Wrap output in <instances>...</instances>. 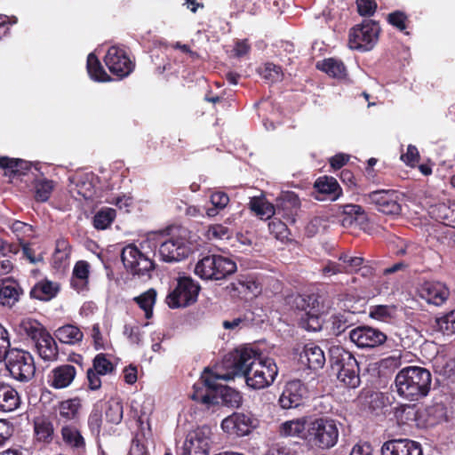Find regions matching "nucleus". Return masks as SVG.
<instances>
[{
  "label": "nucleus",
  "mask_w": 455,
  "mask_h": 455,
  "mask_svg": "<svg viewBox=\"0 0 455 455\" xmlns=\"http://www.w3.org/2000/svg\"><path fill=\"white\" fill-rule=\"evenodd\" d=\"M232 371L244 378L248 387L262 389L269 387L278 374V368L272 358H261L251 347L236 348L230 354Z\"/></svg>",
  "instance_id": "1"
},
{
  "label": "nucleus",
  "mask_w": 455,
  "mask_h": 455,
  "mask_svg": "<svg viewBox=\"0 0 455 455\" xmlns=\"http://www.w3.org/2000/svg\"><path fill=\"white\" fill-rule=\"evenodd\" d=\"M235 377L233 371L220 374L205 369L200 379L194 384L191 398L206 408L222 404L231 408H237L242 397L236 390L219 383V380H230Z\"/></svg>",
  "instance_id": "2"
},
{
  "label": "nucleus",
  "mask_w": 455,
  "mask_h": 455,
  "mask_svg": "<svg viewBox=\"0 0 455 455\" xmlns=\"http://www.w3.org/2000/svg\"><path fill=\"white\" fill-rule=\"evenodd\" d=\"M430 371L419 366H407L398 371L395 384L399 396L408 401L426 397L431 387Z\"/></svg>",
  "instance_id": "3"
},
{
  "label": "nucleus",
  "mask_w": 455,
  "mask_h": 455,
  "mask_svg": "<svg viewBox=\"0 0 455 455\" xmlns=\"http://www.w3.org/2000/svg\"><path fill=\"white\" fill-rule=\"evenodd\" d=\"M339 435V427L334 419L318 418L307 424L305 441L312 448L329 450L337 444Z\"/></svg>",
  "instance_id": "4"
},
{
  "label": "nucleus",
  "mask_w": 455,
  "mask_h": 455,
  "mask_svg": "<svg viewBox=\"0 0 455 455\" xmlns=\"http://www.w3.org/2000/svg\"><path fill=\"white\" fill-rule=\"evenodd\" d=\"M331 367L337 371L338 379L350 388L360 384L359 366L354 355L342 348L331 350Z\"/></svg>",
  "instance_id": "5"
},
{
  "label": "nucleus",
  "mask_w": 455,
  "mask_h": 455,
  "mask_svg": "<svg viewBox=\"0 0 455 455\" xmlns=\"http://www.w3.org/2000/svg\"><path fill=\"white\" fill-rule=\"evenodd\" d=\"M236 264L231 259L221 255H208L200 259L195 267V273L202 279L221 280L235 273Z\"/></svg>",
  "instance_id": "6"
},
{
  "label": "nucleus",
  "mask_w": 455,
  "mask_h": 455,
  "mask_svg": "<svg viewBox=\"0 0 455 455\" xmlns=\"http://www.w3.org/2000/svg\"><path fill=\"white\" fill-rule=\"evenodd\" d=\"M295 305L299 310V326L309 331H320L322 328L320 315L323 313V305L320 297L315 294L298 296L295 299Z\"/></svg>",
  "instance_id": "7"
},
{
  "label": "nucleus",
  "mask_w": 455,
  "mask_h": 455,
  "mask_svg": "<svg viewBox=\"0 0 455 455\" xmlns=\"http://www.w3.org/2000/svg\"><path fill=\"white\" fill-rule=\"evenodd\" d=\"M159 255L164 261L174 262L187 258L190 251L188 241V230L183 228L172 229V236L159 246Z\"/></svg>",
  "instance_id": "8"
},
{
  "label": "nucleus",
  "mask_w": 455,
  "mask_h": 455,
  "mask_svg": "<svg viewBox=\"0 0 455 455\" xmlns=\"http://www.w3.org/2000/svg\"><path fill=\"white\" fill-rule=\"evenodd\" d=\"M6 367L11 376L20 382L29 381L36 372L34 358L31 354L20 349L9 351Z\"/></svg>",
  "instance_id": "9"
},
{
  "label": "nucleus",
  "mask_w": 455,
  "mask_h": 455,
  "mask_svg": "<svg viewBox=\"0 0 455 455\" xmlns=\"http://www.w3.org/2000/svg\"><path fill=\"white\" fill-rule=\"evenodd\" d=\"M379 25L372 20H364L353 28L349 33L348 46L350 49L366 52L371 50L378 42Z\"/></svg>",
  "instance_id": "10"
},
{
  "label": "nucleus",
  "mask_w": 455,
  "mask_h": 455,
  "mask_svg": "<svg viewBox=\"0 0 455 455\" xmlns=\"http://www.w3.org/2000/svg\"><path fill=\"white\" fill-rule=\"evenodd\" d=\"M200 286L190 277H181L167 295L166 303L172 308L188 307L197 300Z\"/></svg>",
  "instance_id": "11"
},
{
  "label": "nucleus",
  "mask_w": 455,
  "mask_h": 455,
  "mask_svg": "<svg viewBox=\"0 0 455 455\" xmlns=\"http://www.w3.org/2000/svg\"><path fill=\"white\" fill-rule=\"evenodd\" d=\"M212 443V428L208 426L197 427L188 434L180 455H209Z\"/></svg>",
  "instance_id": "12"
},
{
  "label": "nucleus",
  "mask_w": 455,
  "mask_h": 455,
  "mask_svg": "<svg viewBox=\"0 0 455 455\" xmlns=\"http://www.w3.org/2000/svg\"><path fill=\"white\" fill-rule=\"evenodd\" d=\"M121 259L124 267L133 275L148 277L154 269L153 261L132 243L123 249Z\"/></svg>",
  "instance_id": "13"
},
{
  "label": "nucleus",
  "mask_w": 455,
  "mask_h": 455,
  "mask_svg": "<svg viewBox=\"0 0 455 455\" xmlns=\"http://www.w3.org/2000/svg\"><path fill=\"white\" fill-rule=\"evenodd\" d=\"M365 200L376 206L378 211L387 215H398L401 205L398 203V194L395 190H376L364 196Z\"/></svg>",
  "instance_id": "14"
},
{
  "label": "nucleus",
  "mask_w": 455,
  "mask_h": 455,
  "mask_svg": "<svg viewBox=\"0 0 455 455\" xmlns=\"http://www.w3.org/2000/svg\"><path fill=\"white\" fill-rule=\"evenodd\" d=\"M105 63L112 74L121 78L129 76L134 68V64L124 51L115 46L108 49L105 56Z\"/></svg>",
  "instance_id": "15"
},
{
  "label": "nucleus",
  "mask_w": 455,
  "mask_h": 455,
  "mask_svg": "<svg viewBox=\"0 0 455 455\" xmlns=\"http://www.w3.org/2000/svg\"><path fill=\"white\" fill-rule=\"evenodd\" d=\"M350 340L358 347H375L382 345L387 336L378 329L369 326H359L350 331Z\"/></svg>",
  "instance_id": "16"
},
{
  "label": "nucleus",
  "mask_w": 455,
  "mask_h": 455,
  "mask_svg": "<svg viewBox=\"0 0 455 455\" xmlns=\"http://www.w3.org/2000/svg\"><path fill=\"white\" fill-rule=\"evenodd\" d=\"M419 296L428 304L440 307L443 305L450 296V290L441 282L425 281L418 287Z\"/></svg>",
  "instance_id": "17"
},
{
  "label": "nucleus",
  "mask_w": 455,
  "mask_h": 455,
  "mask_svg": "<svg viewBox=\"0 0 455 455\" xmlns=\"http://www.w3.org/2000/svg\"><path fill=\"white\" fill-rule=\"evenodd\" d=\"M307 390L300 380L288 382L280 395L279 403L283 409L297 408L307 397Z\"/></svg>",
  "instance_id": "18"
},
{
  "label": "nucleus",
  "mask_w": 455,
  "mask_h": 455,
  "mask_svg": "<svg viewBox=\"0 0 455 455\" xmlns=\"http://www.w3.org/2000/svg\"><path fill=\"white\" fill-rule=\"evenodd\" d=\"M300 206L297 195L286 192L276 200L275 215L283 218L288 223H294Z\"/></svg>",
  "instance_id": "19"
},
{
  "label": "nucleus",
  "mask_w": 455,
  "mask_h": 455,
  "mask_svg": "<svg viewBox=\"0 0 455 455\" xmlns=\"http://www.w3.org/2000/svg\"><path fill=\"white\" fill-rule=\"evenodd\" d=\"M381 455H422V449L417 442L409 439H393L383 443Z\"/></svg>",
  "instance_id": "20"
},
{
  "label": "nucleus",
  "mask_w": 455,
  "mask_h": 455,
  "mask_svg": "<svg viewBox=\"0 0 455 455\" xmlns=\"http://www.w3.org/2000/svg\"><path fill=\"white\" fill-rule=\"evenodd\" d=\"M76 375V369L71 364H63L52 370L48 376L50 386L56 389L68 387Z\"/></svg>",
  "instance_id": "21"
},
{
  "label": "nucleus",
  "mask_w": 455,
  "mask_h": 455,
  "mask_svg": "<svg viewBox=\"0 0 455 455\" xmlns=\"http://www.w3.org/2000/svg\"><path fill=\"white\" fill-rule=\"evenodd\" d=\"M299 361L308 369L316 371L323 367L326 360L323 349L314 343H309L300 353Z\"/></svg>",
  "instance_id": "22"
},
{
  "label": "nucleus",
  "mask_w": 455,
  "mask_h": 455,
  "mask_svg": "<svg viewBox=\"0 0 455 455\" xmlns=\"http://www.w3.org/2000/svg\"><path fill=\"white\" fill-rule=\"evenodd\" d=\"M251 425V420L248 416L235 413L223 419L221 427L229 434L243 436L250 433Z\"/></svg>",
  "instance_id": "23"
},
{
  "label": "nucleus",
  "mask_w": 455,
  "mask_h": 455,
  "mask_svg": "<svg viewBox=\"0 0 455 455\" xmlns=\"http://www.w3.org/2000/svg\"><path fill=\"white\" fill-rule=\"evenodd\" d=\"M35 347L39 356L44 361H55L59 355V348L54 338L49 331L35 341Z\"/></svg>",
  "instance_id": "24"
},
{
  "label": "nucleus",
  "mask_w": 455,
  "mask_h": 455,
  "mask_svg": "<svg viewBox=\"0 0 455 455\" xmlns=\"http://www.w3.org/2000/svg\"><path fill=\"white\" fill-rule=\"evenodd\" d=\"M307 424L305 417L286 420L279 426V434L283 437H299L305 440Z\"/></svg>",
  "instance_id": "25"
},
{
  "label": "nucleus",
  "mask_w": 455,
  "mask_h": 455,
  "mask_svg": "<svg viewBox=\"0 0 455 455\" xmlns=\"http://www.w3.org/2000/svg\"><path fill=\"white\" fill-rule=\"evenodd\" d=\"M22 290L19 283L12 279H4L0 284V304L12 307L19 301Z\"/></svg>",
  "instance_id": "26"
},
{
  "label": "nucleus",
  "mask_w": 455,
  "mask_h": 455,
  "mask_svg": "<svg viewBox=\"0 0 455 455\" xmlns=\"http://www.w3.org/2000/svg\"><path fill=\"white\" fill-rule=\"evenodd\" d=\"M20 403L18 392L12 386L0 383V410L5 412L13 411Z\"/></svg>",
  "instance_id": "27"
},
{
  "label": "nucleus",
  "mask_w": 455,
  "mask_h": 455,
  "mask_svg": "<svg viewBox=\"0 0 455 455\" xmlns=\"http://www.w3.org/2000/svg\"><path fill=\"white\" fill-rule=\"evenodd\" d=\"M54 337L61 343L75 346L84 339V333L76 325L65 324L54 331Z\"/></svg>",
  "instance_id": "28"
},
{
  "label": "nucleus",
  "mask_w": 455,
  "mask_h": 455,
  "mask_svg": "<svg viewBox=\"0 0 455 455\" xmlns=\"http://www.w3.org/2000/svg\"><path fill=\"white\" fill-rule=\"evenodd\" d=\"M34 435L37 442L50 443L54 436L52 423L44 417L36 418L34 420Z\"/></svg>",
  "instance_id": "29"
},
{
  "label": "nucleus",
  "mask_w": 455,
  "mask_h": 455,
  "mask_svg": "<svg viewBox=\"0 0 455 455\" xmlns=\"http://www.w3.org/2000/svg\"><path fill=\"white\" fill-rule=\"evenodd\" d=\"M0 168L4 170V174L10 177L25 175L30 168L28 162L18 158L0 157Z\"/></svg>",
  "instance_id": "30"
},
{
  "label": "nucleus",
  "mask_w": 455,
  "mask_h": 455,
  "mask_svg": "<svg viewBox=\"0 0 455 455\" xmlns=\"http://www.w3.org/2000/svg\"><path fill=\"white\" fill-rule=\"evenodd\" d=\"M355 315L350 311L333 314L330 319V329L333 335L339 336L353 324Z\"/></svg>",
  "instance_id": "31"
},
{
  "label": "nucleus",
  "mask_w": 455,
  "mask_h": 455,
  "mask_svg": "<svg viewBox=\"0 0 455 455\" xmlns=\"http://www.w3.org/2000/svg\"><path fill=\"white\" fill-rule=\"evenodd\" d=\"M315 188L318 193L327 195L331 201L337 200L341 195V188L336 179L332 177L319 178L315 181Z\"/></svg>",
  "instance_id": "32"
},
{
  "label": "nucleus",
  "mask_w": 455,
  "mask_h": 455,
  "mask_svg": "<svg viewBox=\"0 0 455 455\" xmlns=\"http://www.w3.org/2000/svg\"><path fill=\"white\" fill-rule=\"evenodd\" d=\"M18 328L20 334H25L34 342L40 339V337L44 335V332L48 331L41 323L31 318L20 320Z\"/></svg>",
  "instance_id": "33"
},
{
  "label": "nucleus",
  "mask_w": 455,
  "mask_h": 455,
  "mask_svg": "<svg viewBox=\"0 0 455 455\" xmlns=\"http://www.w3.org/2000/svg\"><path fill=\"white\" fill-rule=\"evenodd\" d=\"M249 206L262 220H268L275 215V206L268 203L264 196L251 197Z\"/></svg>",
  "instance_id": "34"
},
{
  "label": "nucleus",
  "mask_w": 455,
  "mask_h": 455,
  "mask_svg": "<svg viewBox=\"0 0 455 455\" xmlns=\"http://www.w3.org/2000/svg\"><path fill=\"white\" fill-rule=\"evenodd\" d=\"M59 285L56 283L45 280L36 283L31 291V296L39 300H50L56 296Z\"/></svg>",
  "instance_id": "35"
},
{
  "label": "nucleus",
  "mask_w": 455,
  "mask_h": 455,
  "mask_svg": "<svg viewBox=\"0 0 455 455\" xmlns=\"http://www.w3.org/2000/svg\"><path fill=\"white\" fill-rule=\"evenodd\" d=\"M89 264L86 261L80 260L76 263L71 278V285L77 291H83L88 282Z\"/></svg>",
  "instance_id": "36"
},
{
  "label": "nucleus",
  "mask_w": 455,
  "mask_h": 455,
  "mask_svg": "<svg viewBox=\"0 0 455 455\" xmlns=\"http://www.w3.org/2000/svg\"><path fill=\"white\" fill-rule=\"evenodd\" d=\"M343 213L345 217L342 220V224L346 225H353L354 223L362 224L366 220V214L362 208V206L358 204H346L343 206Z\"/></svg>",
  "instance_id": "37"
},
{
  "label": "nucleus",
  "mask_w": 455,
  "mask_h": 455,
  "mask_svg": "<svg viewBox=\"0 0 455 455\" xmlns=\"http://www.w3.org/2000/svg\"><path fill=\"white\" fill-rule=\"evenodd\" d=\"M317 68L329 76L336 78H342L346 76V67L341 60L330 58L318 62Z\"/></svg>",
  "instance_id": "38"
},
{
  "label": "nucleus",
  "mask_w": 455,
  "mask_h": 455,
  "mask_svg": "<svg viewBox=\"0 0 455 455\" xmlns=\"http://www.w3.org/2000/svg\"><path fill=\"white\" fill-rule=\"evenodd\" d=\"M156 291L150 288L133 299L138 306L144 311L147 319L151 318L153 315V307L156 300Z\"/></svg>",
  "instance_id": "39"
},
{
  "label": "nucleus",
  "mask_w": 455,
  "mask_h": 455,
  "mask_svg": "<svg viewBox=\"0 0 455 455\" xmlns=\"http://www.w3.org/2000/svg\"><path fill=\"white\" fill-rule=\"evenodd\" d=\"M87 71L90 77L94 81L108 82L111 80L93 53H90L87 57Z\"/></svg>",
  "instance_id": "40"
},
{
  "label": "nucleus",
  "mask_w": 455,
  "mask_h": 455,
  "mask_svg": "<svg viewBox=\"0 0 455 455\" xmlns=\"http://www.w3.org/2000/svg\"><path fill=\"white\" fill-rule=\"evenodd\" d=\"M81 408V401L75 397L62 401L59 404V412L61 419L68 421L77 418Z\"/></svg>",
  "instance_id": "41"
},
{
  "label": "nucleus",
  "mask_w": 455,
  "mask_h": 455,
  "mask_svg": "<svg viewBox=\"0 0 455 455\" xmlns=\"http://www.w3.org/2000/svg\"><path fill=\"white\" fill-rule=\"evenodd\" d=\"M61 435L64 443L71 447L82 448L84 446V437L80 431L73 425L63 426Z\"/></svg>",
  "instance_id": "42"
},
{
  "label": "nucleus",
  "mask_w": 455,
  "mask_h": 455,
  "mask_svg": "<svg viewBox=\"0 0 455 455\" xmlns=\"http://www.w3.org/2000/svg\"><path fill=\"white\" fill-rule=\"evenodd\" d=\"M116 218V211L112 208H103L93 217L95 228L103 230L108 228Z\"/></svg>",
  "instance_id": "43"
},
{
  "label": "nucleus",
  "mask_w": 455,
  "mask_h": 455,
  "mask_svg": "<svg viewBox=\"0 0 455 455\" xmlns=\"http://www.w3.org/2000/svg\"><path fill=\"white\" fill-rule=\"evenodd\" d=\"M105 419L107 422L119 424L123 419V404L116 400L106 403Z\"/></svg>",
  "instance_id": "44"
},
{
  "label": "nucleus",
  "mask_w": 455,
  "mask_h": 455,
  "mask_svg": "<svg viewBox=\"0 0 455 455\" xmlns=\"http://www.w3.org/2000/svg\"><path fill=\"white\" fill-rule=\"evenodd\" d=\"M433 213L435 214L438 220L443 221L445 225L452 227L455 218V204L451 205L440 204L433 210Z\"/></svg>",
  "instance_id": "45"
},
{
  "label": "nucleus",
  "mask_w": 455,
  "mask_h": 455,
  "mask_svg": "<svg viewBox=\"0 0 455 455\" xmlns=\"http://www.w3.org/2000/svg\"><path fill=\"white\" fill-rule=\"evenodd\" d=\"M339 260L342 262V267L345 268L344 273L346 274L358 272L364 262L363 257L351 256L348 253L340 254L339 256Z\"/></svg>",
  "instance_id": "46"
},
{
  "label": "nucleus",
  "mask_w": 455,
  "mask_h": 455,
  "mask_svg": "<svg viewBox=\"0 0 455 455\" xmlns=\"http://www.w3.org/2000/svg\"><path fill=\"white\" fill-rule=\"evenodd\" d=\"M259 73L263 79L269 83H276L283 79L281 68L273 63H266L263 68L259 69Z\"/></svg>",
  "instance_id": "47"
},
{
  "label": "nucleus",
  "mask_w": 455,
  "mask_h": 455,
  "mask_svg": "<svg viewBox=\"0 0 455 455\" xmlns=\"http://www.w3.org/2000/svg\"><path fill=\"white\" fill-rule=\"evenodd\" d=\"M102 425V404L96 403L88 418V426L92 433L98 435Z\"/></svg>",
  "instance_id": "48"
},
{
  "label": "nucleus",
  "mask_w": 455,
  "mask_h": 455,
  "mask_svg": "<svg viewBox=\"0 0 455 455\" xmlns=\"http://www.w3.org/2000/svg\"><path fill=\"white\" fill-rule=\"evenodd\" d=\"M395 313V307L394 306L377 305L371 307L369 315L373 319L379 321H387V319L393 317Z\"/></svg>",
  "instance_id": "49"
},
{
  "label": "nucleus",
  "mask_w": 455,
  "mask_h": 455,
  "mask_svg": "<svg viewBox=\"0 0 455 455\" xmlns=\"http://www.w3.org/2000/svg\"><path fill=\"white\" fill-rule=\"evenodd\" d=\"M438 329L447 336L455 334V309L437 320Z\"/></svg>",
  "instance_id": "50"
},
{
  "label": "nucleus",
  "mask_w": 455,
  "mask_h": 455,
  "mask_svg": "<svg viewBox=\"0 0 455 455\" xmlns=\"http://www.w3.org/2000/svg\"><path fill=\"white\" fill-rule=\"evenodd\" d=\"M36 199L39 202H46L53 189V183L48 180H43L36 182L35 186Z\"/></svg>",
  "instance_id": "51"
},
{
  "label": "nucleus",
  "mask_w": 455,
  "mask_h": 455,
  "mask_svg": "<svg viewBox=\"0 0 455 455\" xmlns=\"http://www.w3.org/2000/svg\"><path fill=\"white\" fill-rule=\"evenodd\" d=\"M92 369L100 375H106L114 371V365L108 359H107L104 354H99L93 359Z\"/></svg>",
  "instance_id": "52"
},
{
  "label": "nucleus",
  "mask_w": 455,
  "mask_h": 455,
  "mask_svg": "<svg viewBox=\"0 0 455 455\" xmlns=\"http://www.w3.org/2000/svg\"><path fill=\"white\" fill-rule=\"evenodd\" d=\"M232 231L222 224L212 225L208 228L207 236L209 239L223 240L228 239Z\"/></svg>",
  "instance_id": "53"
},
{
  "label": "nucleus",
  "mask_w": 455,
  "mask_h": 455,
  "mask_svg": "<svg viewBox=\"0 0 455 455\" xmlns=\"http://www.w3.org/2000/svg\"><path fill=\"white\" fill-rule=\"evenodd\" d=\"M11 230L16 235L20 243H23V237L31 235L33 229L32 226L25 222L15 220L10 226Z\"/></svg>",
  "instance_id": "54"
},
{
  "label": "nucleus",
  "mask_w": 455,
  "mask_h": 455,
  "mask_svg": "<svg viewBox=\"0 0 455 455\" xmlns=\"http://www.w3.org/2000/svg\"><path fill=\"white\" fill-rule=\"evenodd\" d=\"M270 232L277 239H283L287 236V224L281 220L275 218L268 223Z\"/></svg>",
  "instance_id": "55"
},
{
  "label": "nucleus",
  "mask_w": 455,
  "mask_h": 455,
  "mask_svg": "<svg viewBox=\"0 0 455 455\" xmlns=\"http://www.w3.org/2000/svg\"><path fill=\"white\" fill-rule=\"evenodd\" d=\"M356 5L361 16L371 17L377 9V4L374 0H356Z\"/></svg>",
  "instance_id": "56"
},
{
  "label": "nucleus",
  "mask_w": 455,
  "mask_h": 455,
  "mask_svg": "<svg viewBox=\"0 0 455 455\" xmlns=\"http://www.w3.org/2000/svg\"><path fill=\"white\" fill-rule=\"evenodd\" d=\"M345 268L342 267V263L334 261H328L322 268V274L323 276L329 277L338 274H343Z\"/></svg>",
  "instance_id": "57"
},
{
  "label": "nucleus",
  "mask_w": 455,
  "mask_h": 455,
  "mask_svg": "<svg viewBox=\"0 0 455 455\" xmlns=\"http://www.w3.org/2000/svg\"><path fill=\"white\" fill-rule=\"evenodd\" d=\"M211 203L213 206L223 210L229 203L228 196L221 191H216L211 195Z\"/></svg>",
  "instance_id": "58"
},
{
  "label": "nucleus",
  "mask_w": 455,
  "mask_h": 455,
  "mask_svg": "<svg viewBox=\"0 0 455 455\" xmlns=\"http://www.w3.org/2000/svg\"><path fill=\"white\" fill-rule=\"evenodd\" d=\"M419 158V154L415 146L409 145L407 148V152L401 156V159L409 165L413 166L416 163H418Z\"/></svg>",
  "instance_id": "59"
},
{
  "label": "nucleus",
  "mask_w": 455,
  "mask_h": 455,
  "mask_svg": "<svg viewBox=\"0 0 455 455\" xmlns=\"http://www.w3.org/2000/svg\"><path fill=\"white\" fill-rule=\"evenodd\" d=\"M12 425L5 419H0V446L4 444V443L12 435Z\"/></svg>",
  "instance_id": "60"
},
{
  "label": "nucleus",
  "mask_w": 455,
  "mask_h": 455,
  "mask_svg": "<svg viewBox=\"0 0 455 455\" xmlns=\"http://www.w3.org/2000/svg\"><path fill=\"white\" fill-rule=\"evenodd\" d=\"M405 20L406 16L402 12H395L388 15V21L401 31L406 28Z\"/></svg>",
  "instance_id": "61"
},
{
  "label": "nucleus",
  "mask_w": 455,
  "mask_h": 455,
  "mask_svg": "<svg viewBox=\"0 0 455 455\" xmlns=\"http://www.w3.org/2000/svg\"><path fill=\"white\" fill-rule=\"evenodd\" d=\"M124 333L127 335L128 339L132 343L139 345L142 339L140 329L137 326H124Z\"/></svg>",
  "instance_id": "62"
},
{
  "label": "nucleus",
  "mask_w": 455,
  "mask_h": 455,
  "mask_svg": "<svg viewBox=\"0 0 455 455\" xmlns=\"http://www.w3.org/2000/svg\"><path fill=\"white\" fill-rule=\"evenodd\" d=\"M266 455H296V453L290 447L275 444L267 450Z\"/></svg>",
  "instance_id": "63"
},
{
  "label": "nucleus",
  "mask_w": 455,
  "mask_h": 455,
  "mask_svg": "<svg viewBox=\"0 0 455 455\" xmlns=\"http://www.w3.org/2000/svg\"><path fill=\"white\" fill-rule=\"evenodd\" d=\"M372 447L368 443H357L355 444L350 455H372Z\"/></svg>",
  "instance_id": "64"
}]
</instances>
